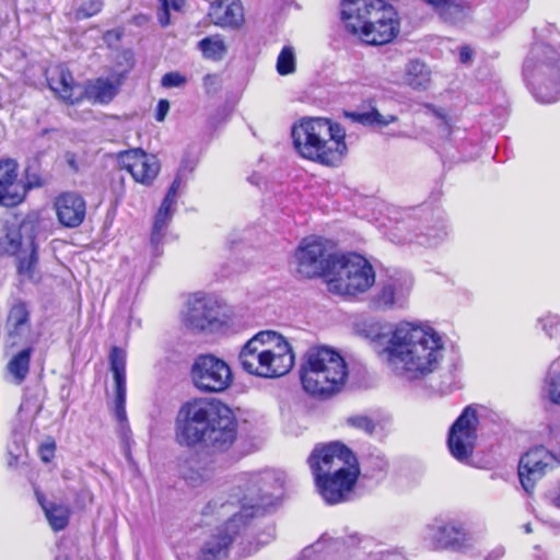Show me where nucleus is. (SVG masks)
<instances>
[{
    "instance_id": "obj_1",
    "label": "nucleus",
    "mask_w": 560,
    "mask_h": 560,
    "mask_svg": "<svg viewBox=\"0 0 560 560\" xmlns=\"http://www.w3.org/2000/svg\"><path fill=\"white\" fill-rule=\"evenodd\" d=\"M285 483L287 475L283 471L267 470L240 480L232 494L236 502H211L208 509L229 518L218 528L217 535L205 544L199 560H219L224 557L230 545L252 518L279 504Z\"/></svg>"
},
{
    "instance_id": "obj_2",
    "label": "nucleus",
    "mask_w": 560,
    "mask_h": 560,
    "mask_svg": "<svg viewBox=\"0 0 560 560\" xmlns=\"http://www.w3.org/2000/svg\"><path fill=\"white\" fill-rule=\"evenodd\" d=\"M446 342L428 322L401 320L387 334L382 354L387 365L410 381H423L442 365Z\"/></svg>"
},
{
    "instance_id": "obj_3",
    "label": "nucleus",
    "mask_w": 560,
    "mask_h": 560,
    "mask_svg": "<svg viewBox=\"0 0 560 560\" xmlns=\"http://www.w3.org/2000/svg\"><path fill=\"white\" fill-rule=\"evenodd\" d=\"M237 439V421L224 404L211 399L185 402L175 419V440L182 446L229 450Z\"/></svg>"
},
{
    "instance_id": "obj_4",
    "label": "nucleus",
    "mask_w": 560,
    "mask_h": 560,
    "mask_svg": "<svg viewBox=\"0 0 560 560\" xmlns=\"http://www.w3.org/2000/svg\"><path fill=\"white\" fill-rule=\"evenodd\" d=\"M293 147L308 161L338 166L348 153L346 130L326 118H302L291 128Z\"/></svg>"
},
{
    "instance_id": "obj_5",
    "label": "nucleus",
    "mask_w": 560,
    "mask_h": 560,
    "mask_svg": "<svg viewBox=\"0 0 560 560\" xmlns=\"http://www.w3.org/2000/svg\"><path fill=\"white\" fill-rule=\"evenodd\" d=\"M340 15L346 30L369 45H385L399 33L398 14L384 0H343Z\"/></svg>"
},
{
    "instance_id": "obj_6",
    "label": "nucleus",
    "mask_w": 560,
    "mask_h": 560,
    "mask_svg": "<svg viewBox=\"0 0 560 560\" xmlns=\"http://www.w3.org/2000/svg\"><path fill=\"white\" fill-rule=\"evenodd\" d=\"M238 362L248 374L279 378L294 366L295 353L288 339L275 330H261L241 349Z\"/></svg>"
},
{
    "instance_id": "obj_7",
    "label": "nucleus",
    "mask_w": 560,
    "mask_h": 560,
    "mask_svg": "<svg viewBox=\"0 0 560 560\" xmlns=\"http://www.w3.org/2000/svg\"><path fill=\"white\" fill-rule=\"evenodd\" d=\"M298 374L301 385H345L358 382L340 352L326 345H313L301 355Z\"/></svg>"
},
{
    "instance_id": "obj_8",
    "label": "nucleus",
    "mask_w": 560,
    "mask_h": 560,
    "mask_svg": "<svg viewBox=\"0 0 560 560\" xmlns=\"http://www.w3.org/2000/svg\"><path fill=\"white\" fill-rule=\"evenodd\" d=\"M375 283V271L363 256L358 254L337 255L326 273L329 292L354 296L366 292Z\"/></svg>"
},
{
    "instance_id": "obj_9",
    "label": "nucleus",
    "mask_w": 560,
    "mask_h": 560,
    "mask_svg": "<svg viewBox=\"0 0 560 560\" xmlns=\"http://www.w3.org/2000/svg\"><path fill=\"white\" fill-rule=\"evenodd\" d=\"M524 73L542 103L560 98V55L550 46L536 45L524 63Z\"/></svg>"
},
{
    "instance_id": "obj_10",
    "label": "nucleus",
    "mask_w": 560,
    "mask_h": 560,
    "mask_svg": "<svg viewBox=\"0 0 560 560\" xmlns=\"http://www.w3.org/2000/svg\"><path fill=\"white\" fill-rule=\"evenodd\" d=\"M182 323L194 332L213 334L226 326V318L215 298L198 292L188 298Z\"/></svg>"
},
{
    "instance_id": "obj_11",
    "label": "nucleus",
    "mask_w": 560,
    "mask_h": 560,
    "mask_svg": "<svg viewBox=\"0 0 560 560\" xmlns=\"http://www.w3.org/2000/svg\"><path fill=\"white\" fill-rule=\"evenodd\" d=\"M337 255L332 253V243L319 236H310L301 241L295 249L296 272L304 278L324 277Z\"/></svg>"
},
{
    "instance_id": "obj_12",
    "label": "nucleus",
    "mask_w": 560,
    "mask_h": 560,
    "mask_svg": "<svg viewBox=\"0 0 560 560\" xmlns=\"http://www.w3.org/2000/svg\"><path fill=\"white\" fill-rule=\"evenodd\" d=\"M478 423L476 409L468 406L450 428L447 447L451 455L460 463H467L474 454Z\"/></svg>"
},
{
    "instance_id": "obj_13",
    "label": "nucleus",
    "mask_w": 560,
    "mask_h": 560,
    "mask_svg": "<svg viewBox=\"0 0 560 560\" xmlns=\"http://www.w3.org/2000/svg\"><path fill=\"white\" fill-rule=\"evenodd\" d=\"M359 464L338 468V470L314 477L315 486L328 504H338L349 500L360 476Z\"/></svg>"
},
{
    "instance_id": "obj_14",
    "label": "nucleus",
    "mask_w": 560,
    "mask_h": 560,
    "mask_svg": "<svg viewBox=\"0 0 560 560\" xmlns=\"http://www.w3.org/2000/svg\"><path fill=\"white\" fill-rule=\"evenodd\" d=\"M313 477L330 474L338 468L359 464L354 453L343 443L335 441L317 444L307 458Z\"/></svg>"
},
{
    "instance_id": "obj_15",
    "label": "nucleus",
    "mask_w": 560,
    "mask_h": 560,
    "mask_svg": "<svg viewBox=\"0 0 560 560\" xmlns=\"http://www.w3.org/2000/svg\"><path fill=\"white\" fill-rule=\"evenodd\" d=\"M189 375L194 385H232L234 382L231 365L213 353L196 355Z\"/></svg>"
},
{
    "instance_id": "obj_16",
    "label": "nucleus",
    "mask_w": 560,
    "mask_h": 560,
    "mask_svg": "<svg viewBox=\"0 0 560 560\" xmlns=\"http://www.w3.org/2000/svg\"><path fill=\"white\" fill-rule=\"evenodd\" d=\"M557 458L544 446L528 451L520 460L518 477L522 487L530 493L536 482L542 478L548 468L553 467Z\"/></svg>"
},
{
    "instance_id": "obj_17",
    "label": "nucleus",
    "mask_w": 560,
    "mask_h": 560,
    "mask_svg": "<svg viewBox=\"0 0 560 560\" xmlns=\"http://www.w3.org/2000/svg\"><path fill=\"white\" fill-rule=\"evenodd\" d=\"M117 161L137 183L143 185H150L160 172L158 159L141 149L122 151L118 153Z\"/></svg>"
},
{
    "instance_id": "obj_18",
    "label": "nucleus",
    "mask_w": 560,
    "mask_h": 560,
    "mask_svg": "<svg viewBox=\"0 0 560 560\" xmlns=\"http://www.w3.org/2000/svg\"><path fill=\"white\" fill-rule=\"evenodd\" d=\"M428 538L438 548L462 550L470 546L471 537L456 522H439L428 527Z\"/></svg>"
},
{
    "instance_id": "obj_19",
    "label": "nucleus",
    "mask_w": 560,
    "mask_h": 560,
    "mask_svg": "<svg viewBox=\"0 0 560 560\" xmlns=\"http://www.w3.org/2000/svg\"><path fill=\"white\" fill-rule=\"evenodd\" d=\"M18 163L13 159L0 160V205L16 206L23 201L24 188L18 183Z\"/></svg>"
},
{
    "instance_id": "obj_20",
    "label": "nucleus",
    "mask_w": 560,
    "mask_h": 560,
    "mask_svg": "<svg viewBox=\"0 0 560 560\" xmlns=\"http://www.w3.org/2000/svg\"><path fill=\"white\" fill-rule=\"evenodd\" d=\"M59 222L67 228L79 226L85 218V201L74 192L60 195L55 201Z\"/></svg>"
},
{
    "instance_id": "obj_21",
    "label": "nucleus",
    "mask_w": 560,
    "mask_h": 560,
    "mask_svg": "<svg viewBox=\"0 0 560 560\" xmlns=\"http://www.w3.org/2000/svg\"><path fill=\"white\" fill-rule=\"evenodd\" d=\"M7 250L16 257L18 271L22 279L33 280L37 268V250L33 240L21 242L11 238L10 248Z\"/></svg>"
},
{
    "instance_id": "obj_22",
    "label": "nucleus",
    "mask_w": 560,
    "mask_h": 560,
    "mask_svg": "<svg viewBox=\"0 0 560 560\" xmlns=\"http://www.w3.org/2000/svg\"><path fill=\"white\" fill-rule=\"evenodd\" d=\"M180 184H182L180 177L177 176L173 180L165 198L163 199V201L155 214L154 223H153V231H152V236H151V242L154 245H158L162 241V238L164 236V232L172 219L173 208L176 205V197H177V192L180 188Z\"/></svg>"
},
{
    "instance_id": "obj_23",
    "label": "nucleus",
    "mask_w": 560,
    "mask_h": 560,
    "mask_svg": "<svg viewBox=\"0 0 560 560\" xmlns=\"http://www.w3.org/2000/svg\"><path fill=\"white\" fill-rule=\"evenodd\" d=\"M124 75L116 74L110 78H97L85 85V97L98 104H108L117 95L122 83Z\"/></svg>"
},
{
    "instance_id": "obj_24",
    "label": "nucleus",
    "mask_w": 560,
    "mask_h": 560,
    "mask_svg": "<svg viewBox=\"0 0 560 560\" xmlns=\"http://www.w3.org/2000/svg\"><path fill=\"white\" fill-rule=\"evenodd\" d=\"M211 21L221 27H237L243 22V8L240 0L213 1L209 9Z\"/></svg>"
},
{
    "instance_id": "obj_25",
    "label": "nucleus",
    "mask_w": 560,
    "mask_h": 560,
    "mask_svg": "<svg viewBox=\"0 0 560 560\" xmlns=\"http://www.w3.org/2000/svg\"><path fill=\"white\" fill-rule=\"evenodd\" d=\"M5 331L11 338H22L31 330L30 311L25 303L16 302L9 310Z\"/></svg>"
},
{
    "instance_id": "obj_26",
    "label": "nucleus",
    "mask_w": 560,
    "mask_h": 560,
    "mask_svg": "<svg viewBox=\"0 0 560 560\" xmlns=\"http://www.w3.org/2000/svg\"><path fill=\"white\" fill-rule=\"evenodd\" d=\"M410 288L411 284L406 280L392 279L382 287L377 294V302L385 307L402 305Z\"/></svg>"
},
{
    "instance_id": "obj_27",
    "label": "nucleus",
    "mask_w": 560,
    "mask_h": 560,
    "mask_svg": "<svg viewBox=\"0 0 560 560\" xmlns=\"http://www.w3.org/2000/svg\"><path fill=\"white\" fill-rule=\"evenodd\" d=\"M48 84L55 94L62 101L71 104L78 102L79 97H74V90L77 86L72 74L68 70L58 68L48 78Z\"/></svg>"
},
{
    "instance_id": "obj_28",
    "label": "nucleus",
    "mask_w": 560,
    "mask_h": 560,
    "mask_svg": "<svg viewBox=\"0 0 560 560\" xmlns=\"http://www.w3.org/2000/svg\"><path fill=\"white\" fill-rule=\"evenodd\" d=\"M404 81L412 89H427L431 81V72L424 63L412 60L406 66Z\"/></svg>"
},
{
    "instance_id": "obj_29",
    "label": "nucleus",
    "mask_w": 560,
    "mask_h": 560,
    "mask_svg": "<svg viewBox=\"0 0 560 560\" xmlns=\"http://www.w3.org/2000/svg\"><path fill=\"white\" fill-rule=\"evenodd\" d=\"M39 503L45 512L50 527L55 532L61 530L68 525L70 510L67 505L57 504L54 502H44L43 500H39Z\"/></svg>"
},
{
    "instance_id": "obj_30",
    "label": "nucleus",
    "mask_w": 560,
    "mask_h": 560,
    "mask_svg": "<svg viewBox=\"0 0 560 560\" xmlns=\"http://www.w3.org/2000/svg\"><path fill=\"white\" fill-rule=\"evenodd\" d=\"M113 397V412L119 423V430L125 435L129 432L126 405V390L125 387H114L113 393H107Z\"/></svg>"
},
{
    "instance_id": "obj_31",
    "label": "nucleus",
    "mask_w": 560,
    "mask_h": 560,
    "mask_svg": "<svg viewBox=\"0 0 560 560\" xmlns=\"http://www.w3.org/2000/svg\"><path fill=\"white\" fill-rule=\"evenodd\" d=\"M32 349L16 353L8 363V371L15 382H23L30 369Z\"/></svg>"
},
{
    "instance_id": "obj_32",
    "label": "nucleus",
    "mask_w": 560,
    "mask_h": 560,
    "mask_svg": "<svg viewBox=\"0 0 560 560\" xmlns=\"http://www.w3.org/2000/svg\"><path fill=\"white\" fill-rule=\"evenodd\" d=\"M202 55L208 59L220 60L226 54V46L220 35L209 36L198 43Z\"/></svg>"
},
{
    "instance_id": "obj_33",
    "label": "nucleus",
    "mask_w": 560,
    "mask_h": 560,
    "mask_svg": "<svg viewBox=\"0 0 560 560\" xmlns=\"http://www.w3.org/2000/svg\"><path fill=\"white\" fill-rule=\"evenodd\" d=\"M351 118L365 126H377L380 128L386 127L389 124L397 121V116L395 115H382L378 110L372 109L365 113H353L350 115Z\"/></svg>"
},
{
    "instance_id": "obj_34",
    "label": "nucleus",
    "mask_w": 560,
    "mask_h": 560,
    "mask_svg": "<svg viewBox=\"0 0 560 560\" xmlns=\"http://www.w3.org/2000/svg\"><path fill=\"white\" fill-rule=\"evenodd\" d=\"M110 371L114 376L115 385H125L126 383V352L113 347L109 354Z\"/></svg>"
},
{
    "instance_id": "obj_35",
    "label": "nucleus",
    "mask_w": 560,
    "mask_h": 560,
    "mask_svg": "<svg viewBox=\"0 0 560 560\" xmlns=\"http://www.w3.org/2000/svg\"><path fill=\"white\" fill-rule=\"evenodd\" d=\"M182 475L188 485L198 487L212 478V470L194 463L183 467Z\"/></svg>"
},
{
    "instance_id": "obj_36",
    "label": "nucleus",
    "mask_w": 560,
    "mask_h": 560,
    "mask_svg": "<svg viewBox=\"0 0 560 560\" xmlns=\"http://www.w3.org/2000/svg\"><path fill=\"white\" fill-rule=\"evenodd\" d=\"M295 51L291 46H285L277 59V71L280 75L292 74L295 71Z\"/></svg>"
},
{
    "instance_id": "obj_37",
    "label": "nucleus",
    "mask_w": 560,
    "mask_h": 560,
    "mask_svg": "<svg viewBox=\"0 0 560 560\" xmlns=\"http://www.w3.org/2000/svg\"><path fill=\"white\" fill-rule=\"evenodd\" d=\"M353 327L357 334L369 339H375L380 337L382 331L381 324L372 318L358 319L353 324Z\"/></svg>"
},
{
    "instance_id": "obj_38",
    "label": "nucleus",
    "mask_w": 560,
    "mask_h": 560,
    "mask_svg": "<svg viewBox=\"0 0 560 560\" xmlns=\"http://www.w3.org/2000/svg\"><path fill=\"white\" fill-rule=\"evenodd\" d=\"M159 22L162 26H167L171 23V12H180L186 3V0H159Z\"/></svg>"
},
{
    "instance_id": "obj_39",
    "label": "nucleus",
    "mask_w": 560,
    "mask_h": 560,
    "mask_svg": "<svg viewBox=\"0 0 560 560\" xmlns=\"http://www.w3.org/2000/svg\"><path fill=\"white\" fill-rule=\"evenodd\" d=\"M346 423L354 429L372 435L375 431V422L368 416L358 415L347 418Z\"/></svg>"
},
{
    "instance_id": "obj_40",
    "label": "nucleus",
    "mask_w": 560,
    "mask_h": 560,
    "mask_svg": "<svg viewBox=\"0 0 560 560\" xmlns=\"http://www.w3.org/2000/svg\"><path fill=\"white\" fill-rule=\"evenodd\" d=\"M305 393L313 399L324 401L340 393V387H303Z\"/></svg>"
},
{
    "instance_id": "obj_41",
    "label": "nucleus",
    "mask_w": 560,
    "mask_h": 560,
    "mask_svg": "<svg viewBox=\"0 0 560 560\" xmlns=\"http://www.w3.org/2000/svg\"><path fill=\"white\" fill-rule=\"evenodd\" d=\"M102 0H89L81 4V7L77 11L78 19L91 18L97 14L103 8Z\"/></svg>"
},
{
    "instance_id": "obj_42",
    "label": "nucleus",
    "mask_w": 560,
    "mask_h": 560,
    "mask_svg": "<svg viewBox=\"0 0 560 560\" xmlns=\"http://www.w3.org/2000/svg\"><path fill=\"white\" fill-rule=\"evenodd\" d=\"M187 82L186 77L179 72H167L162 77L161 83L164 88H179Z\"/></svg>"
},
{
    "instance_id": "obj_43",
    "label": "nucleus",
    "mask_w": 560,
    "mask_h": 560,
    "mask_svg": "<svg viewBox=\"0 0 560 560\" xmlns=\"http://www.w3.org/2000/svg\"><path fill=\"white\" fill-rule=\"evenodd\" d=\"M56 443L52 439H47L44 443L40 444L38 448V454L40 459L44 463H50L55 457Z\"/></svg>"
},
{
    "instance_id": "obj_44",
    "label": "nucleus",
    "mask_w": 560,
    "mask_h": 560,
    "mask_svg": "<svg viewBox=\"0 0 560 560\" xmlns=\"http://www.w3.org/2000/svg\"><path fill=\"white\" fill-rule=\"evenodd\" d=\"M170 110V103L166 100H161L158 103L155 118L158 121H163Z\"/></svg>"
},
{
    "instance_id": "obj_45",
    "label": "nucleus",
    "mask_w": 560,
    "mask_h": 560,
    "mask_svg": "<svg viewBox=\"0 0 560 560\" xmlns=\"http://www.w3.org/2000/svg\"><path fill=\"white\" fill-rule=\"evenodd\" d=\"M549 375L551 377L550 385H560V359L551 364Z\"/></svg>"
},
{
    "instance_id": "obj_46",
    "label": "nucleus",
    "mask_w": 560,
    "mask_h": 560,
    "mask_svg": "<svg viewBox=\"0 0 560 560\" xmlns=\"http://www.w3.org/2000/svg\"><path fill=\"white\" fill-rule=\"evenodd\" d=\"M66 164L73 171H79V164L77 160V155L73 152L67 151L63 155Z\"/></svg>"
},
{
    "instance_id": "obj_47",
    "label": "nucleus",
    "mask_w": 560,
    "mask_h": 560,
    "mask_svg": "<svg viewBox=\"0 0 560 560\" xmlns=\"http://www.w3.org/2000/svg\"><path fill=\"white\" fill-rule=\"evenodd\" d=\"M547 395L552 404L560 406V387H549Z\"/></svg>"
},
{
    "instance_id": "obj_48",
    "label": "nucleus",
    "mask_w": 560,
    "mask_h": 560,
    "mask_svg": "<svg viewBox=\"0 0 560 560\" xmlns=\"http://www.w3.org/2000/svg\"><path fill=\"white\" fill-rule=\"evenodd\" d=\"M550 501L552 505L560 509V481L553 490L550 491Z\"/></svg>"
},
{
    "instance_id": "obj_49",
    "label": "nucleus",
    "mask_w": 560,
    "mask_h": 560,
    "mask_svg": "<svg viewBox=\"0 0 560 560\" xmlns=\"http://www.w3.org/2000/svg\"><path fill=\"white\" fill-rule=\"evenodd\" d=\"M504 555V548L499 546L497 548H494L491 552L488 553L487 556V560H499L503 557Z\"/></svg>"
},
{
    "instance_id": "obj_50",
    "label": "nucleus",
    "mask_w": 560,
    "mask_h": 560,
    "mask_svg": "<svg viewBox=\"0 0 560 560\" xmlns=\"http://www.w3.org/2000/svg\"><path fill=\"white\" fill-rule=\"evenodd\" d=\"M471 49L469 47H462L459 58L462 62H468L471 59Z\"/></svg>"
},
{
    "instance_id": "obj_51",
    "label": "nucleus",
    "mask_w": 560,
    "mask_h": 560,
    "mask_svg": "<svg viewBox=\"0 0 560 560\" xmlns=\"http://www.w3.org/2000/svg\"><path fill=\"white\" fill-rule=\"evenodd\" d=\"M201 388L205 389V392H222L226 387H212V386H209V387H201Z\"/></svg>"
},
{
    "instance_id": "obj_52",
    "label": "nucleus",
    "mask_w": 560,
    "mask_h": 560,
    "mask_svg": "<svg viewBox=\"0 0 560 560\" xmlns=\"http://www.w3.org/2000/svg\"><path fill=\"white\" fill-rule=\"evenodd\" d=\"M525 530H526L527 533H530V532H532V528H530V525H529V524H527V525L525 526Z\"/></svg>"
}]
</instances>
